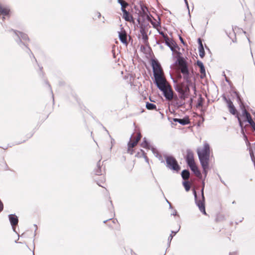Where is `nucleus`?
<instances>
[{
    "instance_id": "obj_1",
    "label": "nucleus",
    "mask_w": 255,
    "mask_h": 255,
    "mask_svg": "<svg viewBox=\"0 0 255 255\" xmlns=\"http://www.w3.org/2000/svg\"><path fill=\"white\" fill-rule=\"evenodd\" d=\"M10 31H12L13 32V38L17 44L23 49L25 48L26 52L29 54L30 57H32L35 61L38 64V66L39 68V71L38 72L39 75L41 77L44 76V73L42 71L43 67L40 66L37 63V60L34 57L33 54L32 53L31 50L28 48L27 44L25 43L26 41H29V38L28 35L22 32L19 31L18 30H14L11 29L10 30Z\"/></svg>"
},
{
    "instance_id": "obj_2",
    "label": "nucleus",
    "mask_w": 255,
    "mask_h": 255,
    "mask_svg": "<svg viewBox=\"0 0 255 255\" xmlns=\"http://www.w3.org/2000/svg\"><path fill=\"white\" fill-rule=\"evenodd\" d=\"M197 154L202 168H209V160L210 157V145L206 143L204 144L202 151L198 150Z\"/></svg>"
},
{
    "instance_id": "obj_3",
    "label": "nucleus",
    "mask_w": 255,
    "mask_h": 255,
    "mask_svg": "<svg viewBox=\"0 0 255 255\" xmlns=\"http://www.w3.org/2000/svg\"><path fill=\"white\" fill-rule=\"evenodd\" d=\"M193 75V68H191L190 69L188 68L176 72V78L178 80H180L183 78L184 81L186 83V85L185 87H188L190 89V87H191L194 84L191 80Z\"/></svg>"
},
{
    "instance_id": "obj_4",
    "label": "nucleus",
    "mask_w": 255,
    "mask_h": 255,
    "mask_svg": "<svg viewBox=\"0 0 255 255\" xmlns=\"http://www.w3.org/2000/svg\"><path fill=\"white\" fill-rule=\"evenodd\" d=\"M227 106L229 109V112L231 114L236 116V117L237 118L240 127L241 128V132L244 136V139L246 140V142L247 143H249V141H248V137L246 135V133H245L246 132H247L246 127L244 126L243 123L241 121V120L239 116L238 112L236 107L234 105L232 102H229V103H228V104H227Z\"/></svg>"
},
{
    "instance_id": "obj_5",
    "label": "nucleus",
    "mask_w": 255,
    "mask_h": 255,
    "mask_svg": "<svg viewBox=\"0 0 255 255\" xmlns=\"http://www.w3.org/2000/svg\"><path fill=\"white\" fill-rule=\"evenodd\" d=\"M204 188H202L201 190V196L198 197L197 192L195 189L193 190V194L194 196L195 203L198 207L199 210L204 215H207L205 210V198L204 195Z\"/></svg>"
},
{
    "instance_id": "obj_6",
    "label": "nucleus",
    "mask_w": 255,
    "mask_h": 255,
    "mask_svg": "<svg viewBox=\"0 0 255 255\" xmlns=\"http://www.w3.org/2000/svg\"><path fill=\"white\" fill-rule=\"evenodd\" d=\"M175 58H176V60L174 63L171 65V68H172V66L178 65V68L176 69V72L189 68L187 61L182 56V54L180 52H178L177 53Z\"/></svg>"
},
{
    "instance_id": "obj_7",
    "label": "nucleus",
    "mask_w": 255,
    "mask_h": 255,
    "mask_svg": "<svg viewBox=\"0 0 255 255\" xmlns=\"http://www.w3.org/2000/svg\"><path fill=\"white\" fill-rule=\"evenodd\" d=\"M166 161V166L169 169L178 173L181 167L179 165L176 158L172 155H164Z\"/></svg>"
},
{
    "instance_id": "obj_8",
    "label": "nucleus",
    "mask_w": 255,
    "mask_h": 255,
    "mask_svg": "<svg viewBox=\"0 0 255 255\" xmlns=\"http://www.w3.org/2000/svg\"><path fill=\"white\" fill-rule=\"evenodd\" d=\"M155 79V84L160 90L164 89L165 86V80L161 77V74H156L153 75Z\"/></svg>"
},
{
    "instance_id": "obj_9",
    "label": "nucleus",
    "mask_w": 255,
    "mask_h": 255,
    "mask_svg": "<svg viewBox=\"0 0 255 255\" xmlns=\"http://www.w3.org/2000/svg\"><path fill=\"white\" fill-rule=\"evenodd\" d=\"M151 65L153 69V75L156 74H161L162 70L161 65L157 60L152 59L151 60Z\"/></svg>"
},
{
    "instance_id": "obj_10",
    "label": "nucleus",
    "mask_w": 255,
    "mask_h": 255,
    "mask_svg": "<svg viewBox=\"0 0 255 255\" xmlns=\"http://www.w3.org/2000/svg\"><path fill=\"white\" fill-rule=\"evenodd\" d=\"M164 42L165 45H167L172 52H174L176 48L179 49V47L176 42L173 39H169L168 36L164 39Z\"/></svg>"
},
{
    "instance_id": "obj_11",
    "label": "nucleus",
    "mask_w": 255,
    "mask_h": 255,
    "mask_svg": "<svg viewBox=\"0 0 255 255\" xmlns=\"http://www.w3.org/2000/svg\"><path fill=\"white\" fill-rule=\"evenodd\" d=\"M186 156L185 160L188 165L194 164V154L193 151L190 149H187L186 150Z\"/></svg>"
},
{
    "instance_id": "obj_12",
    "label": "nucleus",
    "mask_w": 255,
    "mask_h": 255,
    "mask_svg": "<svg viewBox=\"0 0 255 255\" xmlns=\"http://www.w3.org/2000/svg\"><path fill=\"white\" fill-rule=\"evenodd\" d=\"M8 219L13 231L16 232V226L17 225L18 222V217L15 214H9L8 215Z\"/></svg>"
},
{
    "instance_id": "obj_13",
    "label": "nucleus",
    "mask_w": 255,
    "mask_h": 255,
    "mask_svg": "<svg viewBox=\"0 0 255 255\" xmlns=\"http://www.w3.org/2000/svg\"><path fill=\"white\" fill-rule=\"evenodd\" d=\"M140 33L142 36V39L143 41V42L146 44L148 43V37L146 34V30H145V25L141 24L140 25Z\"/></svg>"
},
{
    "instance_id": "obj_14",
    "label": "nucleus",
    "mask_w": 255,
    "mask_h": 255,
    "mask_svg": "<svg viewBox=\"0 0 255 255\" xmlns=\"http://www.w3.org/2000/svg\"><path fill=\"white\" fill-rule=\"evenodd\" d=\"M160 91L162 92L164 97L167 100H170L173 98V93L170 88L166 89L165 87L163 90Z\"/></svg>"
},
{
    "instance_id": "obj_15",
    "label": "nucleus",
    "mask_w": 255,
    "mask_h": 255,
    "mask_svg": "<svg viewBox=\"0 0 255 255\" xmlns=\"http://www.w3.org/2000/svg\"><path fill=\"white\" fill-rule=\"evenodd\" d=\"M173 121L183 126L187 125L190 123V119L188 116H185L183 119L173 118Z\"/></svg>"
},
{
    "instance_id": "obj_16",
    "label": "nucleus",
    "mask_w": 255,
    "mask_h": 255,
    "mask_svg": "<svg viewBox=\"0 0 255 255\" xmlns=\"http://www.w3.org/2000/svg\"><path fill=\"white\" fill-rule=\"evenodd\" d=\"M240 108L242 111V116L245 118V121H247L249 119L251 118L252 117L251 114L247 111L245 106L244 104L241 102L240 104Z\"/></svg>"
},
{
    "instance_id": "obj_17",
    "label": "nucleus",
    "mask_w": 255,
    "mask_h": 255,
    "mask_svg": "<svg viewBox=\"0 0 255 255\" xmlns=\"http://www.w3.org/2000/svg\"><path fill=\"white\" fill-rule=\"evenodd\" d=\"M10 9L6 6H3L0 4V15H2V20L5 19V16H8L9 14Z\"/></svg>"
},
{
    "instance_id": "obj_18",
    "label": "nucleus",
    "mask_w": 255,
    "mask_h": 255,
    "mask_svg": "<svg viewBox=\"0 0 255 255\" xmlns=\"http://www.w3.org/2000/svg\"><path fill=\"white\" fill-rule=\"evenodd\" d=\"M132 135L131 136L130 139L132 138ZM141 137V134L140 133H138L134 140L131 141V139L130 140V141L128 143V150H129L130 148L133 147L137 144L138 141L140 140Z\"/></svg>"
},
{
    "instance_id": "obj_19",
    "label": "nucleus",
    "mask_w": 255,
    "mask_h": 255,
    "mask_svg": "<svg viewBox=\"0 0 255 255\" xmlns=\"http://www.w3.org/2000/svg\"><path fill=\"white\" fill-rule=\"evenodd\" d=\"M190 89L188 87H185L184 89H182V91L180 94V98L182 100H185L187 99L190 95Z\"/></svg>"
},
{
    "instance_id": "obj_20",
    "label": "nucleus",
    "mask_w": 255,
    "mask_h": 255,
    "mask_svg": "<svg viewBox=\"0 0 255 255\" xmlns=\"http://www.w3.org/2000/svg\"><path fill=\"white\" fill-rule=\"evenodd\" d=\"M141 11H140V16L143 18H146L148 21L150 20V17L148 14V10L144 5H140Z\"/></svg>"
},
{
    "instance_id": "obj_21",
    "label": "nucleus",
    "mask_w": 255,
    "mask_h": 255,
    "mask_svg": "<svg viewBox=\"0 0 255 255\" xmlns=\"http://www.w3.org/2000/svg\"><path fill=\"white\" fill-rule=\"evenodd\" d=\"M197 65L200 68V72L201 73V78L203 79L206 76V71L205 66L200 60H197L196 62Z\"/></svg>"
},
{
    "instance_id": "obj_22",
    "label": "nucleus",
    "mask_w": 255,
    "mask_h": 255,
    "mask_svg": "<svg viewBox=\"0 0 255 255\" xmlns=\"http://www.w3.org/2000/svg\"><path fill=\"white\" fill-rule=\"evenodd\" d=\"M190 167L191 171L197 176L199 177L200 178H201L202 175L201 174V172L200 170L198 169V167L195 165V163L192 164L191 165H188Z\"/></svg>"
},
{
    "instance_id": "obj_23",
    "label": "nucleus",
    "mask_w": 255,
    "mask_h": 255,
    "mask_svg": "<svg viewBox=\"0 0 255 255\" xmlns=\"http://www.w3.org/2000/svg\"><path fill=\"white\" fill-rule=\"evenodd\" d=\"M119 38L122 43L127 44V34L125 31L119 32Z\"/></svg>"
},
{
    "instance_id": "obj_24",
    "label": "nucleus",
    "mask_w": 255,
    "mask_h": 255,
    "mask_svg": "<svg viewBox=\"0 0 255 255\" xmlns=\"http://www.w3.org/2000/svg\"><path fill=\"white\" fill-rule=\"evenodd\" d=\"M123 13V18L127 21H132L133 20L132 16L126 9L122 11Z\"/></svg>"
},
{
    "instance_id": "obj_25",
    "label": "nucleus",
    "mask_w": 255,
    "mask_h": 255,
    "mask_svg": "<svg viewBox=\"0 0 255 255\" xmlns=\"http://www.w3.org/2000/svg\"><path fill=\"white\" fill-rule=\"evenodd\" d=\"M94 172L97 175H100L103 174L102 171V165L101 164V159L97 163V167L94 170Z\"/></svg>"
},
{
    "instance_id": "obj_26",
    "label": "nucleus",
    "mask_w": 255,
    "mask_h": 255,
    "mask_svg": "<svg viewBox=\"0 0 255 255\" xmlns=\"http://www.w3.org/2000/svg\"><path fill=\"white\" fill-rule=\"evenodd\" d=\"M181 177L183 180H188L190 177V173L188 169H184L181 173Z\"/></svg>"
},
{
    "instance_id": "obj_27",
    "label": "nucleus",
    "mask_w": 255,
    "mask_h": 255,
    "mask_svg": "<svg viewBox=\"0 0 255 255\" xmlns=\"http://www.w3.org/2000/svg\"><path fill=\"white\" fill-rule=\"evenodd\" d=\"M118 2L121 5V10H126V8L128 5V3L124 0H118Z\"/></svg>"
},
{
    "instance_id": "obj_28",
    "label": "nucleus",
    "mask_w": 255,
    "mask_h": 255,
    "mask_svg": "<svg viewBox=\"0 0 255 255\" xmlns=\"http://www.w3.org/2000/svg\"><path fill=\"white\" fill-rule=\"evenodd\" d=\"M150 144L149 142H148L145 137L143 138V140L142 142L141 143V146L143 148H147L149 149L150 148Z\"/></svg>"
},
{
    "instance_id": "obj_29",
    "label": "nucleus",
    "mask_w": 255,
    "mask_h": 255,
    "mask_svg": "<svg viewBox=\"0 0 255 255\" xmlns=\"http://www.w3.org/2000/svg\"><path fill=\"white\" fill-rule=\"evenodd\" d=\"M146 108L149 110H155L156 111H157V110L156 109V106L155 104L150 103L148 102L146 103Z\"/></svg>"
},
{
    "instance_id": "obj_30",
    "label": "nucleus",
    "mask_w": 255,
    "mask_h": 255,
    "mask_svg": "<svg viewBox=\"0 0 255 255\" xmlns=\"http://www.w3.org/2000/svg\"><path fill=\"white\" fill-rule=\"evenodd\" d=\"M182 185L184 186L186 191L188 192L190 190L191 188V185L189 181L184 180L182 182Z\"/></svg>"
},
{
    "instance_id": "obj_31",
    "label": "nucleus",
    "mask_w": 255,
    "mask_h": 255,
    "mask_svg": "<svg viewBox=\"0 0 255 255\" xmlns=\"http://www.w3.org/2000/svg\"><path fill=\"white\" fill-rule=\"evenodd\" d=\"M179 229L177 231H171V234L170 235L169 237L168 238V246H169L170 245L171 241L173 238V237L175 236L176 233L179 231Z\"/></svg>"
},
{
    "instance_id": "obj_32",
    "label": "nucleus",
    "mask_w": 255,
    "mask_h": 255,
    "mask_svg": "<svg viewBox=\"0 0 255 255\" xmlns=\"http://www.w3.org/2000/svg\"><path fill=\"white\" fill-rule=\"evenodd\" d=\"M199 56L201 58H203L205 56V50L204 47H198Z\"/></svg>"
},
{
    "instance_id": "obj_33",
    "label": "nucleus",
    "mask_w": 255,
    "mask_h": 255,
    "mask_svg": "<svg viewBox=\"0 0 255 255\" xmlns=\"http://www.w3.org/2000/svg\"><path fill=\"white\" fill-rule=\"evenodd\" d=\"M246 122L249 124L253 129H255V123L252 120V118L249 119Z\"/></svg>"
},
{
    "instance_id": "obj_34",
    "label": "nucleus",
    "mask_w": 255,
    "mask_h": 255,
    "mask_svg": "<svg viewBox=\"0 0 255 255\" xmlns=\"http://www.w3.org/2000/svg\"><path fill=\"white\" fill-rule=\"evenodd\" d=\"M103 128H104V129H105V130L108 132V134H109V135L110 137V138H111V144H112V145H111V147H110V149L111 150V149H112V147H113V145H114V144H115V139H114V138H113L112 137V136L110 135V134H109V132L108 130L106 128H105V127H103Z\"/></svg>"
},
{
    "instance_id": "obj_35",
    "label": "nucleus",
    "mask_w": 255,
    "mask_h": 255,
    "mask_svg": "<svg viewBox=\"0 0 255 255\" xmlns=\"http://www.w3.org/2000/svg\"><path fill=\"white\" fill-rule=\"evenodd\" d=\"M156 158H157L158 159V160L159 161H160V162L161 163H164V160L163 158V157L162 156V155L158 153V154H156V155L155 156Z\"/></svg>"
},
{
    "instance_id": "obj_36",
    "label": "nucleus",
    "mask_w": 255,
    "mask_h": 255,
    "mask_svg": "<svg viewBox=\"0 0 255 255\" xmlns=\"http://www.w3.org/2000/svg\"><path fill=\"white\" fill-rule=\"evenodd\" d=\"M150 149H151L152 152L154 155V156H155L156 155V154H158L159 153L157 149L155 147H154L153 146H150Z\"/></svg>"
},
{
    "instance_id": "obj_37",
    "label": "nucleus",
    "mask_w": 255,
    "mask_h": 255,
    "mask_svg": "<svg viewBox=\"0 0 255 255\" xmlns=\"http://www.w3.org/2000/svg\"><path fill=\"white\" fill-rule=\"evenodd\" d=\"M174 88H175V91L177 92H178L179 94L181 93V92L182 91L183 88L180 87L179 86H178L177 85L175 86Z\"/></svg>"
},
{
    "instance_id": "obj_38",
    "label": "nucleus",
    "mask_w": 255,
    "mask_h": 255,
    "mask_svg": "<svg viewBox=\"0 0 255 255\" xmlns=\"http://www.w3.org/2000/svg\"><path fill=\"white\" fill-rule=\"evenodd\" d=\"M203 99L201 97V96H200V97L199 99L198 100L197 106V107H202L203 106Z\"/></svg>"
},
{
    "instance_id": "obj_39",
    "label": "nucleus",
    "mask_w": 255,
    "mask_h": 255,
    "mask_svg": "<svg viewBox=\"0 0 255 255\" xmlns=\"http://www.w3.org/2000/svg\"><path fill=\"white\" fill-rule=\"evenodd\" d=\"M45 84L47 85L48 88H49V89L50 90V92H51V93L52 94V97L53 100L54 101V95H53V92H52V90L51 87L50 85L49 84V82H48L47 80H45Z\"/></svg>"
},
{
    "instance_id": "obj_40",
    "label": "nucleus",
    "mask_w": 255,
    "mask_h": 255,
    "mask_svg": "<svg viewBox=\"0 0 255 255\" xmlns=\"http://www.w3.org/2000/svg\"><path fill=\"white\" fill-rule=\"evenodd\" d=\"M185 103L183 101H178L176 103V105L178 108L181 107Z\"/></svg>"
},
{
    "instance_id": "obj_41",
    "label": "nucleus",
    "mask_w": 255,
    "mask_h": 255,
    "mask_svg": "<svg viewBox=\"0 0 255 255\" xmlns=\"http://www.w3.org/2000/svg\"><path fill=\"white\" fill-rule=\"evenodd\" d=\"M157 31L158 33L162 36L164 39L168 36L166 34H165L163 31L160 30L159 29H157Z\"/></svg>"
},
{
    "instance_id": "obj_42",
    "label": "nucleus",
    "mask_w": 255,
    "mask_h": 255,
    "mask_svg": "<svg viewBox=\"0 0 255 255\" xmlns=\"http://www.w3.org/2000/svg\"><path fill=\"white\" fill-rule=\"evenodd\" d=\"M142 152V154H143V156L145 160V161L147 163H148V161H149V159H148V158L147 157V156L146 155V153H145V152L141 150Z\"/></svg>"
},
{
    "instance_id": "obj_43",
    "label": "nucleus",
    "mask_w": 255,
    "mask_h": 255,
    "mask_svg": "<svg viewBox=\"0 0 255 255\" xmlns=\"http://www.w3.org/2000/svg\"><path fill=\"white\" fill-rule=\"evenodd\" d=\"M198 43L199 44V47H204L202 43V40L200 38H198Z\"/></svg>"
},
{
    "instance_id": "obj_44",
    "label": "nucleus",
    "mask_w": 255,
    "mask_h": 255,
    "mask_svg": "<svg viewBox=\"0 0 255 255\" xmlns=\"http://www.w3.org/2000/svg\"><path fill=\"white\" fill-rule=\"evenodd\" d=\"M223 99L224 101L227 103V104H228L229 102H232L230 99H227L225 96H223Z\"/></svg>"
},
{
    "instance_id": "obj_45",
    "label": "nucleus",
    "mask_w": 255,
    "mask_h": 255,
    "mask_svg": "<svg viewBox=\"0 0 255 255\" xmlns=\"http://www.w3.org/2000/svg\"><path fill=\"white\" fill-rule=\"evenodd\" d=\"M207 169L208 168H203V173L205 175V177H206L207 175V172H208Z\"/></svg>"
},
{
    "instance_id": "obj_46",
    "label": "nucleus",
    "mask_w": 255,
    "mask_h": 255,
    "mask_svg": "<svg viewBox=\"0 0 255 255\" xmlns=\"http://www.w3.org/2000/svg\"><path fill=\"white\" fill-rule=\"evenodd\" d=\"M185 4H186V5L187 7V8L188 9V11H189V5H188V1L187 0H184ZM189 14H190V11H189Z\"/></svg>"
},
{
    "instance_id": "obj_47",
    "label": "nucleus",
    "mask_w": 255,
    "mask_h": 255,
    "mask_svg": "<svg viewBox=\"0 0 255 255\" xmlns=\"http://www.w3.org/2000/svg\"><path fill=\"white\" fill-rule=\"evenodd\" d=\"M193 89V90H194V93H195L196 92V85L195 84H194L191 87Z\"/></svg>"
},
{
    "instance_id": "obj_48",
    "label": "nucleus",
    "mask_w": 255,
    "mask_h": 255,
    "mask_svg": "<svg viewBox=\"0 0 255 255\" xmlns=\"http://www.w3.org/2000/svg\"><path fill=\"white\" fill-rule=\"evenodd\" d=\"M151 23L153 25V27H154V28H156V26H157V25H158L159 26H160V23L159 22H158L157 24H155L154 23H152V22Z\"/></svg>"
},
{
    "instance_id": "obj_49",
    "label": "nucleus",
    "mask_w": 255,
    "mask_h": 255,
    "mask_svg": "<svg viewBox=\"0 0 255 255\" xmlns=\"http://www.w3.org/2000/svg\"><path fill=\"white\" fill-rule=\"evenodd\" d=\"M177 211L176 210H174L173 212L171 214V215H173V216H176L177 215Z\"/></svg>"
},
{
    "instance_id": "obj_50",
    "label": "nucleus",
    "mask_w": 255,
    "mask_h": 255,
    "mask_svg": "<svg viewBox=\"0 0 255 255\" xmlns=\"http://www.w3.org/2000/svg\"><path fill=\"white\" fill-rule=\"evenodd\" d=\"M179 39H180V40L181 41V42L183 44H185V43H184V40H183V38H182L181 36H180V37H179Z\"/></svg>"
},
{
    "instance_id": "obj_51",
    "label": "nucleus",
    "mask_w": 255,
    "mask_h": 255,
    "mask_svg": "<svg viewBox=\"0 0 255 255\" xmlns=\"http://www.w3.org/2000/svg\"><path fill=\"white\" fill-rule=\"evenodd\" d=\"M202 188H205V182H204V181H202Z\"/></svg>"
},
{
    "instance_id": "obj_52",
    "label": "nucleus",
    "mask_w": 255,
    "mask_h": 255,
    "mask_svg": "<svg viewBox=\"0 0 255 255\" xmlns=\"http://www.w3.org/2000/svg\"><path fill=\"white\" fill-rule=\"evenodd\" d=\"M97 16H98V18L101 17V14L100 12H97Z\"/></svg>"
},
{
    "instance_id": "obj_53",
    "label": "nucleus",
    "mask_w": 255,
    "mask_h": 255,
    "mask_svg": "<svg viewBox=\"0 0 255 255\" xmlns=\"http://www.w3.org/2000/svg\"><path fill=\"white\" fill-rule=\"evenodd\" d=\"M236 254H237L236 252L230 253L229 255H236Z\"/></svg>"
},
{
    "instance_id": "obj_54",
    "label": "nucleus",
    "mask_w": 255,
    "mask_h": 255,
    "mask_svg": "<svg viewBox=\"0 0 255 255\" xmlns=\"http://www.w3.org/2000/svg\"><path fill=\"white\" fill-rule=\"evenodd\" d=\"M170 76H171V79L173 80V82H174V83H176V80H175V79H174L172 77V76L171 75H170Z\"/></svg>"
},
{
    "instance_id": "obj_55",
    "label": "nucleus",
    "mask_w": 255,
    "mask_h": 255,
    "mask_svg": "<svg viewBox=\"0 0 255 255\" xmlns=\"http://www.w3.org/2000/svg\"><path fill=\"white\" fill-rule=\"evenodd\" d=\"M112 218H110V219H108V220H107L104 221V223H106L108 221H109V220H112Z\"/></svg>"
},
{
    "instance_id": "obj_56",
    "label": "nucleus",
    "mask_w": 255,
    "mask_h": 255,
    "mask_svg": "<svg viewBox=\"0 0 255 255\" xmlns=\"http://www.w3.org/2000/svg\"><path fill=\"white\" fill-rule=\"evenodd\" d=\"M166 201L167 202V203L169 204V206H170V208H171L172 206H171V203L167 200H166Z\"/></svg>"
},
{
    "instance_id": "obj_57",
    "label": "nucleus",
    "mask_w": 255,
    "mask_h": 255,
    "mask_svg": "<svg viewBox=\"0 0 255 255\" xmlns=\"http://www.w3.org/2000/svg\"><path fill=\"white\" fill-rule=\"evenodd\" d=\"M156 43L157 45H160V42L159 41H156Z\"/></svg>"
},
{
    "instance_id": "obj_58",
    "label": "nucleus",
    "mask_w": 255,
    "mask_h": 255,
    "mask_svg": "<svg viewBox=\"0 0 255 255\" xmlns=\"http://www.w3.org/2000/svg\"><path fill=\"white\" fill-rule=\"evenodd\" d=\"M110 203L111 204V206H112V208H113V203H112V201L111 200H110Z\"/></svg>"
},
{
    "instance_id": "obj_59",
    "label": "nucleus",
    "mask_w": 255,
    "mask_h": 255,
    "mask_svg": "<svg viewBox=\"0 0 255 255\" xmlns=\"http://www.w3.org/2000/svg\"><path fill=\"white\" fill-rule=\"evenodd\" d=\"M137 21H138V23H140V18H138V19H137Z\"/></svg>"
},
{
    "instance_id": "obj_60",
    "label": "nucleus",
    "mask_w": 255,
    "mask_h": 255,
    "mask_svg": "<svg viewBox=\"0 0 255 255\" xmlns=\"http://www.w3.org/2000/svg\"><path fill=\"white\" fill-rule=\"evenodd\" d=\"M192 101H193V99L192 98H191L190 100V102L191 103H192Z\"/></svg>"
},
{
    "instance_id": "obj_61",
    "label": "nucleus",
    "mask_w": 255,
    "mask_h": 255,
    "mask_svg": "<svg viewBox=\"0 0 255 255\" xmlns=\"http://www.w3.org/2000/svg\"><path fill=\"white\" fill-rule=\"evenodd\" d=\"M105 181V178H104V177H103V180H102V181H101V182H104V181Z\"/></svg>"
},
{
    "instance_id": "obj_62",
    "label": "nucleus",
    "mask_w": 255,
    "mask_h": 255,
    "mask_svg": "<svg viewBox=\"0 0 255 255\" xmlns=\"http://www.w3.org/2000/svg\"><path fill=\"white\" fill-rule=\"evenodd\" d=\"M115 221H117V220L116 219H114L113 222V223H116Z\"/></svg>"
},
{
    "instance_id": "obj_63",
    "label": "nucleus",
    "mask_w": 255,
    "mask_h": 255,
    "mask_svg": "<svg viewBox=\"0 0 255 255\" xmlns=\"http://www.w3.org/2000/svg\"><path fill=\"white\" fill-rule=\"evenodd\" d=\"M97 184H98L99 186H102V185H100V184L98 182H97Z\"/></svg>"
},
{
    "instance_id": "obj_64",
    "label": "nucleus",
    "mask_w": 255,
    "mask_h": 255,
    "mask_svg": "<svg viewBox=\"0 0 255 255\" xmlns=\"http://www.w3.org/2000/svg\"><path fill=\"white\" fill-rule=\"evenodd\" d=\"M237 99L240 100L239 96L238 95H237Z\"/></svg>"
}]
</instances>
